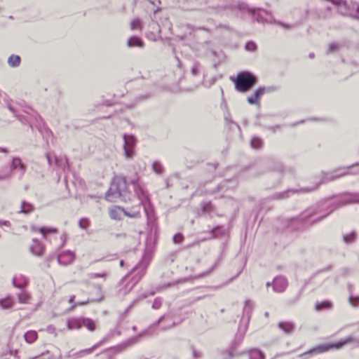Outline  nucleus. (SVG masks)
<instances>
[{"label": "nucleus", "instance_id": "22", "mask_svg": "<svg viewBox=\"0 0 359 359\" xmlns=\"http://www.w3.org/2000/svg\"><path fill=\"white\" fill-rule=\"evenodd\" d=\"M29 359H62V355L60 352L53 353L49 351H47L44 353H42L41 355L31 357Z\"/></svg>", "mask_w": 359, "mask_h": 359}, {"label": "nucleus", "instance_id": "20", "mask_svg": "<svg viewBox=\"0 0 359 359\" xmlns=\"http://www.w3.org/2000/svg\"><path fill=\"white\" fill-rule=\"evenodd\" d=\"M266 89L264 87H259L256 90L254 94L248 97V102L250 104H255L259 103L261 97L264 94Z\"/></svg>", "mask_w": 359, "mask_h": 359}, {"label": "nucleus", "instance_id": "14", "mask_svg": "<svg viewBox=\"0 0 359 359\" xmlns=\"http://www.w3.org/2000/svg\"><path fill=\"white\" fill-rule=\"evenodd\" d=\"M149 333V331L148 330H144L143 332H142L141 333H140L138 335L135 336V337H133L130 339H128L127 341H126L125 342L119 344L118 346H117L115 348L118 351H123L124 349H126L127 347L130 346H132L133 344L138 342L140 341V339L147 335V334Z\"/></svg>", "mask_w": 359, "mask_h": 359}, {"label": "nucleus", "instance_id": "2", "mask_svg": "<svg viewBox=\"0 0 359 359\" xmlns=\"http://www.w3.org/2000/svg\"><path fill=\"white\" fill-rule=\"evenodd\" d=\"M133 193L128 189L126 179L123 177H115L106 193L105 198L108 201L115 202L120 199L123 202L131 201Z\"/></svg>", "mask_w": 359, "mask_h": 359}, {"label": "nucleus", "instance_id": "32", "mask_svg": "<svg viewBox=\"0 0 359 359\" xmlns=\"http://www.w3.org/2000/svg\"><path fill=\"white\" fill-rule=\"evenodd\" d=\"M82 327H86L89 331L95 330L96 326L95 321L89 318L81 317Z\"/></svg>", "mask_w": 359, "mask_h": 359}, {"label": "nucleus", "instance_id": "54", "mask_svg": "<svg viewBox=\"0 0 359 359\" xmlns=\"http://www.w3.org/2000/svg\"><path fill=\"white\" fill-rule=\"evenodd\" d=\"M351 273V270L349 268L344 267L341 269V274L342 276L346 277L350 275Z\"/></svg>", "mask_w": 359, "mask_h": 359}, {"label": "nucleus", "instance_id": "55", "mask_svg": "<svg viewBox=\"0 0 359 359\" xmlns=\"http://www.w3.org/2000/svg\"><path fill=\"white\" fill-rule=\"evenodd\" d=\"M90 302H93V300H90L89 299H88L85 302H77L76 304L73 305L72 306V309H74L76 306H83V305H86V304Z\"/></svg>", "mask_w": 359, "mask_h": 359}, {"label": "nucleus", "instance_id": "5", "mask_svg": "<svg viewBox=\"0 0 359 359\" xmlns=\"http://www.w3.org/2000/svg\"><path fill=\"white\" fill-rule=\"evenodd\" d=\"M351 342H353L356 344L358 346H359V337L354 339L351 337H349L345 339L340 340L339 341L335 343L319 344L311 348L310 350L304 352V353L300 355V356L302 357L306 356L307 355H316L319 353H323L333 348L340 349L344 346Z\"/></svg>", "mask_w": 359, "mask_h": 359}, {"label": "nucleus", "instance_id": "41", "mask_svg": "<svg viewBox=\"0 0 359 359\" xmlns=\"http://www.w3.org/2000/svg\"><path fill=\"white\" fill-rule=\"evenodd\" d=\"M348 302L351 306L357 307L359 305V295L354 296L353 294H349Z\"/></svg>", "mask_w": 359, "mask_h": 359}, {"label": "nucleus", "instance_id": "31", "mask_svg": "<svg viewBox=\"0 0 359 359\" xmlns=\"http://www.w3.org/2000/svg\"><path fill=\"white\" fill-rule=\"evenodd\" d=\"M81 321V317L69 320L67 323L68 329H80L82 327Z\"/></svg>", "mask_w": 359, "mask_h": 359}, {"label": "nucleus", "instance_id": "6", "mask_svg": "<svg viewBox=\"0 0 359 359\" xmlns=\"http://www.w3.org/2000/svg\"><path fill=\"white\" fill-rule=\"evenodd\" d=\"M257 82V77L250 72H239L234 79L235 88L238 92L250 90Z\"/></svg>", "mask_w": 359, "mask_h": 359}, {"label": "nucleus", "instance_id": "34", "mask_svg": "<svg viewBox=\"0 0 359 359\" xmlns=\"http://www.w3.org/2000/svg\"><path fill=\"white\" fill-rule=\"evenodd\" d=\"M34 210V207L32 203H28L25 201H22L21 209L19 211L20 213L28 214V213L33 212Z\"/></svg>", "mask_w": 359, "mask_h": 359}, {"label": "nucleus", "instance_id": "33", "mask_svg": "<svg viewBox=\"0 0 359 359\" xmlns=\"http://www.w3.org/2000/svg\"><path fill=\"white\" fill-rule=\"evenodd\" d=\"M25 340L28 344L34 343L38 338V334L34 330H29L24 334Z\"/></svg>", "mask_w": 359, "mask_h": 359}, {"label": "nucleus", "instance_id": "11", "mask_svg": "<svg viewBox=\"0 0 359 359\" xmlns=\"http://www.w3.org/2000/svg\"><path fill=\"white\" fill-rule=\"evenodd\" d=\"M272 283L273 291L278 293L285 292L288 285L287 278L283 276H278L275 277Z\"/></svg>", "mask_w": 359, "mask_h": 359}, {"label": "nucleus", "instance_id": "38", "mask_svg": "<svg viewBox=\"0 0 359 359\" xmlns=\"http://www.w3.org/2000/svg\"><path fill=\"white\" fill-rule=\"evenodd\" d=\"M205 4L212 8H219L224 6V0H206Z\"/></svg>", "mask_w": 359, "mask_h": 359}, {"label": "nucleus", "instance_id": "49", "mask_svg": "<svg viewBox=\"0 0 359 359\" xmlns=\"http://www.w3.org/2000/svg\"><path fill=\"white\" fill-rule=\"evenodd\" d=\"M183 240L184 236L181 233H175L172 238L173 242L176 244L182 243Z\"/></svg>", "mask_w": 359, "mask_h": 359}, {"label": "nucleus", "instance_id": "8", "mask_svg": "<svg viewBox=\"0 0 359 359\" xmlns=\"http://www.w3.org/2000/svg\"><path fill=\"white\" fill-rule=\"evenodd\" d=\"M335 208L330 207L326 214L321 215V210L319 208H311L306 210L299 215V219L304 223L308 222L309 219L316 215H319L315 220L312 221L311 224H314L321 221L327 217L331 212L334 211Z\"/></svg>", "mask_w": 359, "mask_h": 359}, {"label": "nucleus", "instance_id": "43", "mask_svg": "<svg viewBox=\"0 0 359 359\" xmlns=\"http://www.w3.org/2000/svg\"><path fill=\"white\" fill-rule=\"evenodd\" d=\"M245 48L248 51L254 52L257 50V46L255 42L250 41L245 43Z\"/></svg>", "mask_w": 359, "mask_h": 359}, {"label": "nucleus", "instance_id": "12", "mask_svg": "<svg viewBox=\"0 0 359 359\" xmlns=\"http://www.w3.org/2000/svg\"><path fill=\"white\" fill-rule=\"evenodd\" d=\"M17 169L20 172L19 178L22 179L26 172L27 167L20 157H13L10 164V170L14 171Z\"/></svg>", "mask_w": 359, "mask_h": 359}, {"label": "nucleus", "instance_id": "18", "mask_svg": "<svg viewBox=\"0 0 359 359\" xmlns=\"http://www.w3.org/2000/svg\"><path fill=\"white\" fill-rule=\"evenodd\" d=\"M140 201L137 205L133 206L128 210L124 208V215L130 218H139L141 217Z\"/></svg>", "mask_w": 359, "mask_h": 359}, {"label": "nucleus", "instance_id": "48", "mask_svg": "<svg viewBox=\"0 0 359 359\" xmlns=\"http://www.w3.org/2000/svg\"><path fill=\"white\" fill-rule=\"evenodd\" d=\"M162 306V299L159 297H157L154 299L153 304H152V309H159Z\"/></svg>", "mask_w": 359, "mask_h": 359}, {"label": "nucleus", "instance_id": "57", "mask_svg": "<svg viewBox=\"0 0 359 359\" xmlns=\"http://www.w3.org/2000/svg\"><path fill=\"white\" fill-rule=\"evenodd\" d=\"M239 8L241 10L247 11L248 12V9L250 8L248 6V5L245 4H241V5H239Z\"/></svg>", "mask_w": 359, "mask_h": 359}, {"label": "nucleus", "instance_id": "63", "mask_svg": "<svg viewBox=\"0 0 359 359\" xmlns=\"http://www.w3.org/2000/svg\"><path fill=\"white\" fill-rule=\"evenodd\" d=\"M1 223H2V226L3 225L6 226H11V223L9 221H1Z\"/></svg>", "mask_w": 359, "mask_h": 359}, {"label": "nucleus", "instance_id": "29", "mask_svg": "<svg viewBox=\"0 0 359 359\" xmlns=\"http://www.w3.org/2000/svg\"><path fill=\"white\" fill-rule=\"evenodd\" d=\"M332 308V303L329 300H324L320 302H316L315 304V309L317 311H321L323 310H330Z\"/></svg>", "mask_w": 359, "mask_h": 359}, {"label": "nucleus", "instance_id": "36", "mask_svg": "<svg viewBox=\"0 0 359 359\" xmlns=\"http://www.w3.org/2000/svg\"><path fill=\"white\" fill-rule=\"evenodd\" d=\"M152 170L157 175H161L164 172V167L158 161H155L152 163Z\"/></svg>", "mask_w": 359, "mask_h": 359}, {"label": "nucleus", "instance_id": "16", "mask_svg": "<svg viewBox=\"0 0 359 359\" xmlns=\"http://www.w3.org/2000/svg\"><path fill=\"white\" fill-rule=\"evenodd\" d=\"M75 259V254L70 251H64L57 257V261L60 264L67 266L72 263Z\"/></svg>", "mask_w": 359, "mask_h": 359}, {"label": "nucleus", "instance_id": "23", "mask_svg": "<svg viewBox=\"0 0 359 359\" xmlns=\"http://www.w3.org/2000/svg\"><path fill=\"white\" fill-rule=\"evenodd\" d=\"M15 304V299L11 295H8L5 298L0 299V307L4 310L13 308Z\"/></svg>", "mask_w": 359, "mask_h": 359}, {"label": "nucleus", "instance_id": "51", "mask_svg": "<svg viewBox=\"0 0 359 359\" xmlns=\"http://www.w3.org/2000/svg\"><path fill=\"white\" fill-rule=\"evenodd\" d=\"M107 276V273L105 272L103 273H92L88 275L89 278L94 279L97 278H105Z\"/></svg>", "mask_w": 359, "mask_h": 359}, {"label": "nucleus", "instance_id": "46", "mask_svg": "<svg viewBox=\"0 0 359 359\" xmlns=\"http://www.w3.org/2000/svg\"><path fill=\"white\" fill-rule=\"evenodd\" d=\"M201 65L198 62H195L193 67H191V74L194 76H196L198 74L200 71Z\"/></svg>", "mask_w": 359, "mask_h": 359}, {"label": "nucleus", "instance_id": "61", "mask_svg": "<svg viewBox=\"0 0 359 359\" xmlns=\"http://www.w3.org/2000/svg\"><path fill=\"white\" fill-rule=\"evenodd\" d=\"M46 157L47 158V161H48V163L49 164V165H51V157H50V154L49 153H46Z\"/></svg>", "mask_w": 359, "mask_h": 359}, {"label": "nucleus", "instance_id": "17", "mask_svg": "<svg viewBox=\"0 0 359 359\" xmlns=\"http://www.w3.org/2000/svg\"><path fill=\"white\" fill-rule=\"evenodd\" d=\"M32 242L33 244L29 248L31 253L38 257H42L45 251L43 244L39 242L36 238H34Z\"/></svg>", "mask_w": 359, "mask_h": 359}, {"label": "nucleus", "instance_id": "25", "mask_svg": "<svg viewBox=\"0 0 359 359\" xmlns=\"http://www.w3.org/2000/svg\"><path fill=\"white\" fill-rule=\"evenodd\" d=\"M55 163L59 168L64 171L69 168V160L66 156H55Z\"/></svg>", "mask_w": 359, "mask_h": 359}, {"label": "nucleus", "instance_id": "10", "mask_svg": "<svg viewBox=\"0 0 359 359\" xmlns=\"http://www.w3.org/2000/svg\"><path fill=\"white\" fill-rule=\"evenodd\" d=\"M107 339V337H106L102 340L100 341L99 342L95 344L92 347L79 351L74 353L72 354L69 353H67L66 357L69 359H78V358H83L86 355H89V354L92 353L96 348L100 347Z\"/></svg>", "mask_w": 359, "mask_h": 359}, {"label": "nucleus", "instance_id": "59", "mask_svg": "<svg viewBox=\"0 0 359 359\" xmlns=\"http://www.w3.org/2000/svg\"><path fill=\"white\" fill-rule=\"evenodd\" d=\"M10 175H1L0 174V180H6L9 179Z\"/></svg>", "mask_w": 359, "mask_h": 359}, {"label": "nucleus", "instance_id": "1", "mask_svg": "<svg viewBox=\"0 0 359 359\" xmlns=\"http://www.w3.org/2000/svg\"><path fill=\"white\" fill-rule=\"evenodd\" d=\"M348 168H344V169H337L333 172L327 173V172H322V180L320 183L316 184L315 186L311 187H306V188H302L299 189H289L287 190H285L282 192L276 193L273 194L271 196V198L272 200H282V199H287L289 197H290L292 195L295 194H302V193H307L310 191H313L318 187L319 184L320 183H325L327 182L332 181L336 179H338L342 176H344L349 173Z\"/></svg>", "mask_w": 359, "mask_h": 359}, {"label": "nucleus", "instance_id": "52", "mask_svg": "<svg viewBox=\"0 0 359 359\" xmlns=\"http://www.w3.org/2000/svg\"><path fill=\"white\" fill-rule=\"evenodd\" d=\"M283 126L282 125H276L273 126H267L266 129L269 130H271L272 133H276L277 131H279L282 129Z\"/></svg>", "mask_w": 359, "mask_h": 359}, {"label": "nucleus", "instance_id": "50", "mask_svg": "<svg viewBox=\"0 0 359 359\" xmlns=\"http://www.w3.org/2000/svg\"><path fill=\"white\" fill-rule=\"evenodd\" d=\"M56 229H53V228H49V229H46L45 227H41L39 229V231L45 237L46 233H49V232H56Z\"/></svg>", "mask_w": 359, "mask_h": 359}, {"label": "nucleus", "instance_id": "24", "mask_svg": "<svg viewBox=\"0 0 359 359\" xmlns=\"http://www.w3.org/2000/svg\"><path fill=\"white\" fill-rule=\"evenodd\" d=\"M278 326L281 330H283L287 334H292L295 328L294 323L290 321L280 322Z\"/></svg>", "mask_w": 359, "mask_h": 359}, {"label": "nucleus", "instance_id": "56", "mask_svg": "<svg viewBox=\"0 0 359 359\" xmlns=\"http://www.w3.org/2000/svg\"><path fill=\"white\" fill-rule=\"evenodd\" d=\"M300 298V294L297 295L294 299L288 300V304L292 305L298 302Z\"/></svg>", "mask_w": 359, "mask_h": 359}, {"label": "nucleus", "instance_id": "39", "mask_svg": "<svg viewBox=\"0 0 359 359\" xmlns=\"http://www.w3.org/2000/svg\"><path fill=\"white\" fill-rule=\"evenodd\" d=\"M210 233L212 234V238H218L220 236L224 235L225 232L222 229V226H217L211 230Z\"/></svg>", "mask_w": 359, "mask_h": 359}, {"label": "nucleus", "instance_id": "47", "mask_svg": "<svg viewBox=\"0 0 359 359\" xmlns=\"http://www.w3.org/2000/svg\"><path fill=\"white\" fill-rule=\"evenodd\" d=\"M203 212H209L212 210V205L211 203H203L201 204Z\"/></svg>", "mask_w": 359, "mask_h": 359}, {"label": "nucleus", "instance_id": "19", "mask_svg": "<svg viewBox=\"0 0 359 359\" xmlns=\"http://www.w3.org/2000/svg\"><path fill=\"white\" fill-rule=\"evenodd\" d=\"M109 215L111 219L119 221L124 215V208L114 206L109 210Z\"/></svg>", "mask_w": 359, "mask_h": 359}, {"label": "nucleus", "instance_id": "9", "mask_svg": "<svg viewBox=\"0 0 359 359\" xmlns=\"http://www.w3.org/2000/svg\"><path fill=\"white\" fill-rule=\"evenodd\" d=\"M123 150L126 158H132L136 146V138L133 135L123 134Z\"/></svg>", "mask_w": 359, "mask_h": 359}, {"label": "nucleus", "instance_id": "40", "mask_svg": "<svg viewBox=\"0 0 359 359\" xmlns=\"http://www.w3.org/2000/svg\"><path fill=\"white\" fill-rule=\"evenodd\" d=\"M263 142L258 137H253L250 141V145L254 149H260L262 147Z\"/></svg>", "mask_w": 359, "mask_h": 359}, {"label": "nucleus", "instance_id": "60", "mask_svg": "<svg viewBox=\"0 0 359 359\" xmlns=\"http://www.w3.org/2000/svg\"><path fill=\"white\" fill-rule=\"evenodd\" d=\"M10 175H1L0 174V180H6L9 179Z\"/></svg>", "mask_w": 359, "mask_h": 359}, {"label": "nucleus", "instance_id": "42", "mask_svg": "<svg viewBox=\"0 0 359 359\" xmlns=\"http://www.w3.org/2000/svg\"><path fill=\"white\" fill-rule=\"evenodd\" d=\"M79 226L83 229H87L90 226V221L88 218L83 217L79 221Z\"/></svg>", "mask_w": 359, "mask_h": 359}, {"label": "nucleus", "instance_id": "7", "mask_svg": "<svg viewBox=\"0 0 359 359\" xmlns=\"http://www.w3.org/2000/svg\"><path fill=\"white\" fill-rule=\"evenodd\" d=\"M253 309L252 302L250 300H246L245 302V305L243 308V320H246V324L244 327V330L243 332H238L236 337L234 341L233 342L232 346L229 351V357L231 358L236 355V346H238L243 339L245 332L247 330L248 325L250 319L251 313Z\"/></svg>", "mask_w": 359, "mask_h": 359}, {"label": "nucleus", "instance_id": "30", "mask_svg": "<svg viewBox=\"0 0 359 359\" xmlns=\"http://www.w3.org/2000/svg\"><path fill=\"white\" fill-rule=\"evenodd\" d=\"M21 57L18 55H11L8 58V65L9 67L15 68L20 65Z\"/></svg>", "mask_w": 359, "mask_h": 359}, {"label": "nucleus", "instance_id": "13", "mask_svg": "<svg viewBox=\"0 0 359 359\" xmlns=\"http://www.w3.org/2000/svg\"><path fill=\"white\" fill-rule=\"evenodd\" d=\"M237 182L235 180H225L219 184L215 190L212 191V194L219 192H226L228 190H233L237 187Z\"/></svg>", "mask_w": 359, "mask_h": 359}, {"label": "nucleus", "instance_id": "44", "mask_svg": "<svg viewBox=\"0 0 359 359\" xmlns=\"http://www.w3.org/2000/svg\"><path fill=\"white\" fill-rule=\"evenodd\" d=\"M130 27L132 29H142L141 21L140 19H135L131 22Z\"/></svg>", "mask_w": 359, "mask_h": 359}, {"label": "nucleus", "instance_id": "64", "mask_svg": "<svg viewBox=\"0 0 359 359\" xmlns=\"http://www.w3.org/2000/svg\"><path fill=\"white\" fill-rule=\"evenodd\" d=\"M74 300H75V296L74 295H72L69 297V302L71 303V304H73V303H74Z\"/></svg>", "mask_w": 359, "mask_h": 359}, {"label": "nucleus", "instance_id": "45", "mask_svg": "<svg viewBox=\"0 0 359 359\" xmlns=\"http://www.w3.org/2000/svg\"><path fill=\"white\" fill-rule=\"evenodd\" d=\"M339 48V44L338 43H332L328 46L327 53H332L337 50Z\"/></svg>", "mask_w": 359, "mask_h": 359}, {"label": "nucleus", "instance_id": "53", "mask_svg": "<svg viewBox=\"0 0 359 359\" xmlns=\"http://www.w3.org/2000/svg\"><path fill=\"white\" fill-rule=\"evenodd\" d=\"M275 23L285 29H292L294 27L292 25L286 24L280 21H276Z\"/></svg>", "mask_w": 359, "mask_h": 359}, {"label": "nucleus", "instance_id": "62", "mask_svg": "<svg viewBox=\"0 0 359 359\" xmlns=\"http://www.w3.org/2000/svg\"><path fill=\"white\" fill-rule=\"evenodd\" d=\"M193 355L194 358H199L201 357V353L197 352L196 350L193 351Z\"/></svg>", "mask_w": 359, "mask_h": 359}, {"label": "nucleus", "instance_id": "28", "mask_svg": "<svg viewBox=\"0 0 359 359\" xmlns=\"http://www.w3.org/2000/svg\"><path fill=\"white\" fill-rule=\"evenodd\" d=\"M127 45L128 47H140L143 48L144 46V41L137 36H131L128 39Z\"/></svg>", "mask_w": 359, "mask_h": 359}, {"label": "nucleus", "instance_id": "58", "mask_svg": "<svg viewBox=\"0 0 359 359\" xmlns=\"http://www.w3.org/2000/svg\"><path fill=\"white\" fill-rule=\"evenodd\" d=\"M167 316H168V315H166V314L161 316L156 322V325H158Z\"/></svg>", "mask_w": 359, "mask_h": 359}, {"label": "nucleus", "instance_id": "35", "mask_svg": "<svg viewBox=\"0 0 359 359\" xmlns=\"http://www.w3.org/2000/svg\"><path fill=\"white\" fill-rule=\"evenodd\" d=\"M249 358L250 359H264V353L258 349V348H252L249 351Z\"/></svg>", "mask_w": 359, "mask_h": 359}, {"label": "nucleus", "instance_id": "3", "mask_svg": "<svg viewBox=\"0 0 359 359\" xmlns=\"http://www.w3.org/2000/svg\"><path fill=\"white\" fill-rule=\"evenodd\" d=\"M139 180V177L136 175L134 179L130 180V183L133 186L135 194L144 208L147 224L153 225L156 220L154 209L151 203L148 192L141 186Z\"/></svg>", "mask_w": 359, "mask_h": 359}, {"label": "nucleus", "instance_id": "21", "mask_svg": "<svg viewBox=\"0 0 359 359\" xmlns=\"http://www.w3.org/2000/svg\"><path fill=\"white\" fill-rule=\"evenodd\" d=\"M268 165L270 170L279 173H283L286 170L284 165L279 161L271 160L269 161Z\"/></svg>", "mask_w": 359, "mask_h": 359}, {"label": "nucleus", "instance_id": "37", "mask_svg": "<svg viewBox=\"0 0 359 359\" xmlns=\"http://www.w3.org/2000/svg\"><path fill=\"white\" fill-rule=\"evenodd\" d=\"M356 238V233L355 231H351L348 234L343 235V241L346 244H350L353 243Z\"/></svg>", "mask_w": 359, "mask_h": 359}, {"label": "nucleus", "instance_id": "15", "mask_svg": "<svg viewBox=\"0 0 359 359\" xmlns=\"http://www.w3.org/2000/svg\"><path fill=\"white\" fill-rule=\"evenodd\" d=\"M12 284L16 288L25 290L29 284V278L22 274L16 275L12 279Z\"/></svg>", "mask_w": 359, "mask_h": 359}, {"label": "nucleus", "instance_id": "4", "mask_svg": "<svg viewBox=\"0 0 359 359\" xmlns=\"http://www.w3.org/2000/svg\"><path fill=\"white\" fill-rule=\"evenodd\" d=\"M149 263V259L146 256H144L140 262L131 271V274L133 275L131 282L129 283L125 288L120 289V294L126 295L133 290L134 286L144 276Z\"/></svg>", "mask_w": 359, "mask_h": 359}, {"label": "nucleus", "instance_id": "26", "mask_svg": "<svg viewBox=\"0 0 359 359\" xmlns=\"http://www.w3.org/2000/svg\"><path fill=\"white\" fill-rule=\"evenodd\" d=\"M18 302L20 304H29L31 300V294L27 291V290H20V292L17 294Z\"/></svg>", "mask_w": 359, "mask_h": 359}, {"label": "nucleus", "instance_id": "27", "mask_svg": "<svg viewBox=\"0 0 359 359\" xmlns=\"http://www.w3.org/2000/svg\"><path fill=\"white\" fill-rule=\"evenodd\" d=\"M248 12L252 14L255 20L259 23L264 22V20L261 15V12L268 13L266 11L262 10L261 8H249Z\"/></svg>", "mask_w": 359, "mask_h": 359}]
</instances>
